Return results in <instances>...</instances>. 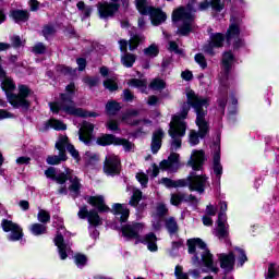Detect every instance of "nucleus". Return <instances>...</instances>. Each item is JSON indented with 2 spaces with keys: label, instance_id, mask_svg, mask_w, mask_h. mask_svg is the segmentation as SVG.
I'll use <instances>...</instances> for the list:
<instances>
[{
  "label": "nucleus",
  "instance_id": "nucleus-1",
  "mask_svg": "<svg viewBox=\"0 0 279 279\" xmlns=\"http://www.w3.org/2000/svg\"><path fill=\"white\" fill-rule=\"evenodd\" d=\"M187 102H184L183 109L180 116H174L170 122L169 136L172 138L171 150L177 151L182 147V136L186 134V119L190 110V106L196 113L195 123L198 128V132L191 130L189 133V143L192 147L199 145V138H206L210 126L208 124V106H210V99L202 97L195 94L192 89L186 92Z\"/></svg>",
  "mask_w": 279,
  "mask_h": 279
},
{
  "label": "nucleus",
  "instance_id": "nucleus-2",
  "mask_svg": "<svg viewBox=\"0 0 279 279\" xmlns=\"http://www.w3.org/2000/svg\"><path fill=\"white\" fill-rule=\"evenodd\" d=\"M0 82L1 88L7 93V99L13 108H22L23 110H28L31 102L27 99L32 90L26 85L19 86V94H11L13 90L16 89V84L14 81L5 74V70L0 66Z\"/></svg>",
  "mask_w": 279,
  "mask_h": 279
},
{
  "label": "nucleus",
  "instance_id": "nucleus-3",
  "mask_svg": "<svg viewBox=\"0 0 279 279\" xmlns=\"http://www.w3.org/2000/svg\"><path fill=\"white\" fill-rule=\"evenodd\" d=\"M73 95H75V85L70 84L65 87V93L60 95V102H50L49 107L52 112L58 114L60 110L65 112V114H71L72 117H82L86 119L87 117H99V113L93 111H86L82 108H77L73 101Z\"/></svg>",
  "mask_w": 279,
  "mask_h": 279
},
{
  "label": "nucleus",
  "instance_id": "nucleus-4",
  "mask_svg": "<svg viewBox=\"0 0 279 279\" xmlns=\"http://www.w3.org/2000/svg\"><path fill=\"white\" fill-rule=\"evenodd\" d=\"M189 254H192V263L193 265L199 266L202 263L208 269V271H213V274H217L219 271V267L215 265L213 260V254L206 247V243L202 241V239H190L187 240Z\"/></svg>",
  "mask_w": 279,
  "mask_h": 279
},
{
  "label": "nucleus",
  "instance_id": "nucleus-5",
  "mask_svg": "<svg viewBox=\"0 0 279 279\" xmlns=\"http://www.w3.org/2000/svg\"><path fill=\"white\" fill-rule=\"evenodd\" d=\"M145 230V225L140 222H134L132 225H125L122 227V235L125 239H135L137 243H146L149 252H158V245L156 241V234L148 233L145 238L141 236L142 232Z\"/></svg>",
  "mask_w": 279,
  "mask_h": 279
},
{
  "label": "nucleus",
  "instance_id": "nucleus-6",
  "mask_svg": "<svg viewBox=\"0 0 279 279\" xmlns=\"http://www.w3.org/2000/svg\"><path fill=\"white\" fill-rule=\"evenodd\" d=\"M207 180L208 178H206V175L204 174H191L186 179H179L177 181L163 178L161 179V184H163V186H167V189H182L184 186H189L190 191H196V193H204Z\"/></svg>",
  "mask_w": 279,
  "mask_h": 279
},
{
  "label": "nucleus",
  "instance_id": "nucleus-7",
  "mask_svg": "<svg viewBox=\"0 0 279 279\" xmlns=\"http://www.w3.org/2000/svg\"><path fill=\"white\" fill-rule=\"evenodd\" d=\"M193 12L195 10L191 7L180 8L172 13V21L177 24L180 36H189L193 32Z\"/></svg>",
  "mask_w": 279,
  "mask_h": 279
},
{
  "label": "nucleus",
  "instance_id": "nucleus-8",
  "mask_svg": "<svg viewBox=\"0 0 279 279\" xmlns=\"http://www.w3.org/2000/svg\"><path fill=\"white\" fill-rule=\"evenodd\" d=\"M218 260L221 269L225 271H232L234 269V263L238 260V267H243L247 263V255L243 248L235 247L229 253L218 254Z\"/></svg>",
  "mask_w": 279,
  "mask_h": 279
},
{
  "label": "nucleus",
  "instance_id": "nucleus-9",
  "mask_svg": "<svg viewBox=\"0 0 279 279\" xmlns=\"http://www.w3.org/2000/svg\"><path fill=\"white\" fill-rule=\"evenodd\" d=\"M135 5L143 15H149L153 25L158 26L167 21V14L160 9H154L147 4V0H135Z\"/></svg>",
  "mask_w": 279,
  "mask_h": 279
},
{
  "label": "nucleus",
  "instance_id": "nucleus-10",
  "mask_svg": "<svg viewBox=\"0 0 279 279\" xmlns=\"http://www.w3.org/2000/svg\"><path fill=\"white\" fill-rule=\"evenodd\" d=\"M240 36L241 27L239 26V22H231L227 31V43L232 45L234 49H240V47H243L244 45V41Z\"/></svg>",
  "mask_w": 279,
  "mask_h": 279
},
{
  "label": "nucleus",
  "instance_id": "nucleus-11",
  "mask_svg": "<svg viewBox=\"0 0 279 279\" xmlns=\"http://www.w3.org/2000/svg\"><path fill=\"white\" fill-rule=\"evenodd\" d=\"M66 234H69V232L64 230V227L60 226L58 229V234L54 238V245L59 250V256L61 260H66L69 254H71V246L64 243V236H66Z\"/></svg>",
  "mask_w": 279,
  "mask_h": 279
},
{
  "label": "nucleus",
  "instance_id": "nucleus-12",
  "mask_svg": "<svg viewBox=\"0 0 279 279\" xmlns=\"http://www.w3.org/2000/svg\"><path fill=\"white\" fill-rule=\"evenodd\" d=\"M56 149L59 151V156H49L47 158L48 165H60V162H64L66 160V136L62 135L59 137L58 142L56 143Z\"/></svg>",
  "mask_w": 279,
  "mask_h": 279
},
{
  "label": "nucleus",
  "instance_id": "nucleus-13",
  "mask_svg": "<svg viewBox=\"0 0 279 279\" xmlns=\"http://www.w3.org/2000/svg\"><path fill=\"white\" fill-rule=\"evenodd\" d=\"M2 230L10 232L8 236L9 241H21V239H23V228L12 222V220H2Z\"/></svg>",
  "mask_w": 279,
  "mask_h": 279
},
{
  "label": "nucleus",
  "instance_id": "nucleus-14",
  "mask_svg": "<svg viewBox=\"0 0 279 279\" xmlns=\"http://www.w3.org/2000/svg\"><path fill=\"white\" fill-rule=\"evenodd\" d=\"M104 171L107 175H117L121 171V159L117 155L109 154L106 157Z\"/></svg>",
  "mask_w": 279,
  "mask_h": 279
},
{
  "label": "nucleus",
  "instance_id": "nucleus-15",
  "mask_svg": "<svg viewBox=\"0 0 279 279\" xmlns=\"http://www.w3.org/2000/svg\"><path fill=\"white\" fill-rule=\"evenodd\" d=\"M206 160V153L204 149H193L187 161V166L193 169V171H202L204 167V161Z\"/></svg>",
  "mask_w": 279,
  "mask_h": 279
},
{
  "label": "nucleus",
  "instance_id": "nucleus-16",
  "mask_svg": "<svg viewBox=\"0 0 279 279\" xmlns=\"http://www.w3.org/2000/svg\"><path fill=\"white\" fill-rule=\"evenodd\" d=\"M225 40L226 37H223V34H213L208 44L204 46L203 51H205V53H208V56H215V50L223 47Z\"/></svg>",
  "mask_w": 279,
  "mask_h": 279
},
{
  "label": "nucleus",
  "instance_id": "nucleus-17",
  "mask_svg": "<svg viewBox=\"0 0 279 279\" xmlns=\"http://www.w3.org/2000/svg\"><path fill=\"white\" fill-rule=\"evenodd\" d=\"M160 169L174 173L180 169V155L178 153H171L168 160L160 162Z\"/></svg>",
  "mask_w": 279,
  "mask_h": 279
},
{
  "label": "nucleus",
  "instance_id": "nucleus-18",
  "mask_svg": "<svg viewBox=\"0 0 279 279\" xmlns=\"http://www.w3.org/2000/svg\"><path fill=\"white\" fill-rule=\"evenodd\" d=\"M65 180L70 181L69 191L72 197H77L80 195V190L82 189V183H80V179L73 174V170L66 168L65 169Z\"/></svg>",
  "mask_w": 279,
  "mask_h": 279
},
{
  "label": "nucleus",
  "instance_id": "nucleus-19",
  "mask_svg": "<svg viewBox=\"0 0 279 279\" xmlns=\"http://www.w3.org/2000/svg\"><path fill=\"white\" fill-rule=\"evenodd\" d=\"M221 148L219 145H214V157H213V171L218 180H221L223 175V166H221Z\"/></svg>",
  "mask_w": 279,
  "mask_h": 279
},
{
  "label": "nucleus",
  "instance_id": "nucleus-20",
  "mask_svg": "<svg viewBox=\"0 0 279 279\" xmlns=\"http://www.w3.org/2000/svg\"><path fill=\"white\" fill-rule=\"evenodd\" d=\"M95 130V124L89 122H83L81 129L78 130V138L85 145H90V140L93 138V131Z\"/></svg>",
  "mask_w": 279,
  "mask_h": 279
},
{
  "label": "nucleus",
  "instance_id": "nucleus-21",
  "mask_svg": "<svg viewBox=\"0 0 279 279\" xmlns=\"http://www.w3.org/2000/svg\"><path fill=\"white\" fill-rule=\"evenodd\" d=\"M78 217L80 219H86L87 217L89 226H101V218H99V214L95 210L88 211L86 207H82L78 210Z\"/></svg>",
  "mask_w": 279,
  "mask_h": 279
},
{
  "label": "nucleus",
  "instance_id": "nucleus-22",
  "mask_svg": "<svg viewBox=\"0 0 279 279\" xmlns=\"http://www.w3.org/2000/svg\"><path fill=\"white\" fill-rule=\"evenodd\" d=\"M215 236L220 241L228 239V228L226 227V216L223 214L218 215L217 228L214 230Z\"/></svg>",
  "mask_w": 279,
  "mask_h": 279
},
{
  "label": "nucleus",
  "instance_id": "nucleus-23",
  "mask_svg": "<svg viewBox=\"0 0 279 279\" xmlns=\"http://www.w3.org/2000/svg\"><path fill=\"white\" fill-rule=\"evenodd\" d=\"M111 213L116 217H120V222L125 223L130 219V209L124 204L116 203L112 206Z\"/></svg>",
  "mask_w": 279,
  "mask_h": 279
},
{
  "label": "nucleus",
  "instance_id": "nucleus-24",
  "mask_svg": "<svg viewBox=\"0 0 279 279\" xmlns=\"http://www.w3.org/2000/svg\"><path fill=\"white\" fill-rule=\"evenodd\" d=\"M119 10L118 4L98 3V14L100 19H110Z\"/></svg>",
  "mask_w": 279,
  "mask_h": 279
},
{
  "label": "nucleus",
  "instance_id": "nucleus-25",
  "mask_svg": "<svg viewBox=\"0 0 279 279\" xmlns=\"http://www.w3.org/2000/svg\"><path fill=\"white\" fill-rule=\"evenodd\" d=\"M143 40H144V37L138 36V35L133 36L129 40V43L125 39H121L119 41L120 50L121 51H128V46H129L130 51H134V49H136V47H138V45H141V43H143Z\"/></svg>",
  "mask_w": 279,
  "mask_h": 279
},
{
  "label": "nucleus",
  "instance_id": "nucleus-26",
  "mask_svg": "<svg viewBox=\"0 0 279 279\" xmlns=\"http://www.w3.org/2000/svg\"><path fill=\"white\" fill-rule=\"evenodd\" d=\"M234 64V54L231 51L223 52L221 60V69L225 77L228 76Z\"/></svg>",
  "mask_w": 279,
  "mask_h": 279
},
{
  "label": "nucleus",
  "instance_id": "nucleus-27",
  "mask_svg": "<svg viewBox=\"0 0 279 279\" xmlns=\"http://www.w3.org/2000/svg\"><path fill=\"white\" fill-rule=\"evenodd\" d=\"M165 137V132L160 129H158L154 134H153V142H151V151L153 154H158L160 150V147H162V138Z\"/></svg>",
  "mask_w": 279,
  "mask_h": 279
},
{
  "label": "nucleus",
  "instance_id": "nucleus-28",
  "mask_svg": "<svg viewBox=\"0 0 279 279\" xmlns=\"http://www.w3.org/2000/svg\"><path fill=\"white\" fill-rule=\"evenodd\" d=\"M87 202L90 206L98 208L100 213H107V210H110V208L104 203V196H89L87 197Z\"/></svg>",
  "mask_w": 279,
  "mask_h": 279
},
{
  "label": "nucleus",
  "instance_id": "nucleus-29",
  "mask_svg": "<svg viewBox=\"0 0 279 279\" xmlns=\"http://www.w3.org/2000/svg\"><path fill=\"white\" fill-rule=\"evenodd\" d=\"M134 117H138V110L130 109L122 114L121 121L126 123V125H138L140 122L134 120Z\"/></svg>",
  "mask_w": 279,
  "mask_h": 279
},
{
  "label": "nucleus",
  "instance_id": "nucleus-30",
  "mask_svg": "<svg viewBox=\"0 0 279 279\" xmlns=\"http://www.w3.org/2000/svg\"><path fill=\"white\" fill-rule=\"evenodd\" d=\"M118 137L112 134H104L97 137L96 143L101 147H106V145H117Z\"/></svg>",
  "mask_w": 279,
  "mask_h": 279
},
{
  "label": "nucleus",
  "instance_id": "nucleus-31",
  "mask_svg": "<svg viewBox=\"0 0 279 279\" xmlns=\"http://www.w3.org/2000/svg\"><path fill=\"white\" fill-rule=\"evenodd\" d=\"M45 175L48 178H52V180H56L57 184H64V182H66L65 172L56 175V168H48L45 171Z\"/></svg>",
  "mask_w": 279,
  "mask_h": 279
},
{
  "label": "nucleus",
  "instance_id": "nucleus-32",
  "mask_svg": "<svg viewBox=\"0 0 279 279\" xmlns=\"http://www.w3.org/2000/svg\"><path fill=\"white\" fill-rule=\"evenodd\" d=\"M126 191H133V195L131 196L129 204L130 206L136 208V206H138V203L143 199V192L133 186H128Z\"/></svg>",
  "mask_w": 279,
  "mask_h": 279
},
{
  "label": "nucleus",
  "instance_id": "nucleus-33",
  "mask_svg": "<svg viewBox=\"0 0 279 279\" xmlns=\"http://www.w3.org/2000/svg\"><path fill=\"white\" fill-rule=\"evenodd\" d=\"M12 19L15 23H25L29 19V12L23 10H15L11 12Z\"/></svg>",
  "mask_w": 279,
  "mask_h": 279
},
{
  "label": "nucleus",
  "instance_id": "nucleus-34",
  "mask_svg": "<svg viewBox=\"0 0 279 279\" xmlns=\"http://www.w3.org/2000/svg\"><path fill=\"white\" fill-rule=\"evenodd\" d=\"M129 86H132L133 88H138L142 93H145L147 90V80L142 78H132L128 82Z\"/></svg>",
  "mask_w": 279,
  "mask_h": 279
},
{
  "label": "nucleus",
  "instance_id": "nucleus-35",
  "mask_svg": "<svg viewBox=\"0 0 279 279\" xmlns=\"http://www.w3.org/2000/svg\"><path fill=\"white\" fill-rule=\"evenodd\" d=\"M29 231L32 232V234H34V236H40L43 234H47V226L38 222L33 223L29 227Z\"/></svg>",
  "mask_w": 279,
  "mask_h": 279
},
{
  "label": "nucleus",
  "instance_id": "nucleus-36",
  "mask_svg": "<svg viewBox=\"0 0 279 279\" xmlns=\"http://www.w3.org/2000/svg\"><path fill=\"white\" fill-rule=\"evenodd\" d=\"M134 62H136V56L132 54V53H125L124 56H122L121 58V63L123 64V66H125L126 69H132V66H134Z\"/></svg>",
  "mask_w": 279,
  "mask_h": 279
},
{
  "label": "nucleus",
  "instance_id": "nucleus-37",
  "mask_svg": "<svg viewBox=\"0 0 279 279\" xmlns=\"http://www.w3.org/2000/svg\"><path fill=\"white\" fill-rule=\"evenodd\" d=\"M279 267L278 264H269L268 271L266 272V279L278 278Z\"/></svg>",
  "mask_w": 279,
  "mask_h": 279
},
{
  "label": "nucleus",
  "instance_id": "nucleus-38",
  "mask_svg": "<svg viewBox=\"0 0 279 279\" xmlns=\"http://www.w3.org/2000/svg\"><path fill=\"white\" fill-rule=\"evenodd\" d=\"M47 125L49 128H52V130H66V124H64V122L60 121V120H56V119H50L47 123Z\"/></svg>",
  "mask_w": 279,
  "mask_h": 279
},
{
  "label": "nucleus",
  "instance_id": "nucleus-39",
  "mask_svg": "<svg viewBox=\"0 0 279 279\" xmlns=\"http://www.w3.org/2000/svg\"><path fill=\"white\" fill-rule=\"evenodd\" d=\"M166 228L169 234H175V232H178V222L174 218H168L166 220Z\"/></svg>",
  "mask_w": 279,
  "mask_h": 279
},
{
  "label": "nucleus",
  "instance_id": "nucleus-40",
  "mask_svg": "<svg viewBox=\"0 0 279 279\" xmlns=\"http://www.w3.org/2000/svg\"><path fill=\"white\" fill-rule=\"evenodd\" d=\"M106 110L108 114H117V112L121 110V105H119L117 101H109L106 105Z\"/></svg>",
  "mask_w": 279,
  "mask_h": 279
},
{
  "label": "nucleus",
  "instance_id": "nucleus-41",
  "mask_svg": "<svg viewBox=\"0 0 279 279\" xmlns=\"http://www.w3.org/2000/svg\"><path fill=\"white\" fill-rule=\"evenodd\" d=\"M159 49L156 46V44H151L148 48L144 49V54L147 56V58H156L159 53Z\"/></svg>",
  "mask_w": 279,
  "mask_h": 279
},
{
  "label": "nucleus",
  "instance_id": "nucleus-42",
  "mask_svg": "<svg viewBox=\"0 0 279 279\" xmlns=\"http://www.w3.org/2000/svg\"><path fill=\"white\" fill-rule=\"evenodd\" d=\"M104 86L105 88H107L108 90H117V88H119V86L117 85V76H113V77H110V78H107L105 82H104Z\"/></svg>",
  "mask_w": 279,
  "mask_h": 279
},
{
  "label": "nucleus",
  "instance_id": "nucleus-43",
  "mask_svg": "<svg viewBox=\"0 0 279 279\" xmlns=\"http://www.w3.org/2000/svg\"><path fill=\"white\" fill-rule=\"evenodd\" d=\"M37 219L40 223H49L51 215H49L47 210L40 209L37 214Z\"/></svg>",
  "mask_w": 279,
  "mask_h": 279
},
{
  "label": "nucleus",
  "instance_id": "nucleus-44",
  "mask_svg": "<svg viewBox=\"0 0 279 279\" xmlns=\"http://www.w3.org/2000/svg\"><path fill=\"white\" fill-rule=\"evenodd\" d=\"M65 149L69 151V154H71V156H72V158H74V160H80V153L77 151V149H75L74 145H71L69 143V137H66Z\"/></svg>",
  "mask_w": 279,
  "mask_h": 279
},
{
  "label": "nucleus",
  "instance_id": "nucleus-45",
  "mask_svg": "<svg viewBox=\"0 0 279 279\" xmlns=\"http://www.w3.org/2000/svg\"><path fill=\"white\" fill-rule=\"evenodd\" d=\"M194 60H195L196 64L201 66V69H207L208 62L206 61V57H204V54L197 53L194 57Z\"/></svg>",
  "mask_w": 279,
  "mask_h": 279
},
{
  "label": "nucleus",
  "instance_id": "nucleus-46",
  "mask_svg": "<svg viewBox=\"0 0 279 279\" xmlns=\"http://www.w3.org/2000/svg\"><path fill=\"white\" fill-rule=\"evenodd\" d=\"M150 88L153 90H162V88H165L166 84L165 81L160 80V78H155L151 83H150Z\"/></svg>",
  "mask_w": 279,
  "mask_h": 279
},
{
  "label": "nucleus",
  "instance_id": "nucleus-47",
  "mask_svg": "<svg viewBox=\"0 0 279 279\" xmlns=\"http://www.w3.org/2000/svg\"><path fill=\"white\" fill-rule=\"evenodd\" d=\"M116 145H122V147L125 149V151H132L134 148V145L130 143L128 140L119 138L116 142Z\"/></svg>",
  "mask_w": 279,
  "mask_h": 279
},
{
  "label": "nucleus",
  "instance_id": "nucleus-48",
  "mask_svg": "<svg viewBox=\"0 0 279 279\" xmlns=\"http://www.w3.org/2000/svg\"><path fill=\"white\" fill-rule=\"evenodd\" d=\"M184 194H172L170 202L172 204V206H180V204H182V202H184Z\"/></svg>",
  "mask_w": 279,
  "mask_h": 279
},
{
  "label": "nucleus",
  "instance_id": "nucleus-49",
  "mask_svg": "<svg viewBox=\"0 0 279 279\" xmlns=\"http://www.w3.org/2000/svg\"><path fill=\"white\" fill-rule=\"evenodd\" d=\"M106 128L111 132L119 131V122L114 119H109L106 123Z\"/></svg>",
  "mask_w": 279,
  "mask_h": 279
},
{
  "label": "nucleus",
  "instance_id": "nucleus-50",
  "mask_svg": "<svg viewBox=\"0 0 279 279\" xmlns=\"http://www.w3.org/2000/svg\"><path fill=\"white\" fill-rule=\"evenodd\" d=\"M174 276L177 279H189V274L183 271L182 266H177L174 269Z\"/></svg>",
  "mask_w": 279,
  "mask_h": 279
},
{
  "label": "nucleus",
  "instance_id": "nucleus-51",
  "mask_svg": "<svg viewBox=\"0 0 279 279\" xmlns=\"http://www.w3.org/2000/svg\"><path fill=\"white\" fill-rule=\"evenodd\" d=\"M136 180L142 184L143 186H147V182H149V179L147 178V174L144 172H138L136 174Z\"/></svg>",
  "mask_w": 279,
  "mask_h": 279
},
{
  "label": "nucleus",
  "instance_id": "nucleus-52",
  "mask_svg": "<svg viewBox=\"0 0 279 279\" xmlns=\"http://www.w3.org/2000/svg\"><path fill=\"white\" fill-rule=\"evenodd\" d=\"M86 257L84 255H76L74 256V263L76 265V267H84V265H86Z\"/></svg>",
  "mask_w": 279,
  "mask_h": 279
},
{
  "label": "nucleus",
  "instance_id": "nucleus-53",
  "mask_svg": "<svg viewBox=\"0 0 279 279\" xmlns=\"http://www.w3.org/2000/svg\"><path fill=\"white\" fill-rule=\"evenodd\" d=\"M58 71H60V73H63V75H75V70L65 65H59Z\"/></svg>",
  "mask_w": 279,
  "mask_h": 279
},
{
  "label": "nucleus",
  "instance_id": "nucleus-54",
  "mask_svg": "<svg viewBox=\"0 0 279 279\" xmlns=\"http://www.w3.org/2000/svg\"><path fill=\"white\" fill-rule=\"evenodd\" d=\"M83 82L85 84H87V86L93 87V86H97V84H99V78H97V77H85L83 80Z\"/></svg>",
  "mask_w": 279,
  "mask_h": 279
},
{
  "label": "nucleus",
  "instance_id": "nucleus-55",
  "mask_svg": "<svg viewBox=\"0 0 279 279\" xmlns=\"http://www.w3.org/2000/svg\"><path fill=\"white\" fill-rule=\"evenodd\" d=\"M11 43L13 47H23V45H25V40L21 39L19 36H13Z\"/></svg>",
  "mask_w": 279,
  "mask_h": 279
},
{
  "label": "nucleus",
  "instance_id": "nucleus-56",
  "mask_svg": "<svg viewBox=\"0 0 279 279\" xmlns=\"http://www.w3.org/2000/svg\"><path fill=\"white\" fill-rule=\"evenodd\" d=\"M43 34L45 38H49V36H53V34H56V29L52 26H45Z\"/></svg>",
  "mask_w": 279,
  "mask_h": 279
},
{
  "label": "nucleus",
  "instance_id": "nucleus-57",
  "mask_svg": "<svg viewBox=\"0 0 279 279\" xmlns=\"http://www.w3.org/2000/svg\"><path fill=\"white\" fill-rule=\"evenodd\" d=\"M45 51H47V48L41 43L36 44L35 47L33 48L34 53H45Z\"/></svg>",
  "mask_w": 279,
  "mask_h": 279
},
{
  "label": "nucleus",
  "instance_id": "nucleus-58",
  "mask_svg": "<svg viewBox=\"0 0 279 279\" xmlns=\"http://www.w3.org/2000/svg\"><path fill=\"white\" fill-rule=\"evenodd\" d=\"M167 211H168V209H167V206L165 204L159 203L157 205V215L159 217H162V215H167Z\"/></svg>",
  "mask_w": 279,
  "mask_h": 279
},
{
  "label": "nucleus",
  "instance_id": "nucleus-59",
  "mask_svg": "<svg viewBox=\"0 0 279 279\" xmlns=\"http://www.w3.org/2000/svg\"><path fill=\"white\" fill-rule=\"evenodd\" d=\"M148 173H149V175H151V178H156V177H158V173H160V169L158 168V166H156V163H154L148 169Z\"/></svg>",
  "mask_w": 279,
  "mask_h": 279
},
{
  "label": "nucleus",
  "instance_id": "nucleus-60",
  "mask_svg": "<svg viewBox=\"0 0 279 279\" xmlns=\"http://www.w3.org/2000/svg\"><path fill=\"white\" fill-rule=\"evenodd\" d=\"M211 7L217 12H221V10H223V4L221 3V0H211Z\"/></svg>",
  "mask_w": 279,
  "mask_h": 279
},
{
  "label": "nucleus",
  "instance_id": "nucleus-61",
  "mask_svg": "<svg viewBox=\"0 0 279 279\" xmlns=\"http://www.w3.org/2000/svg\"><path fill=\"white\" fill-rule=\"evenodd\" d=\"M3 119H14V114L8 110L0 109V121Z\"/></svg>",
  "mask_w": 279,
  "mask_h": 279
},
{
  "label": "nucleus",
  "instance_id": "nucleus-62",
  "mask_svg": "<svg viewBox=\"0 0 279 279\" xmlns=\"http://www.w3.org/2000/svg\"><path fill=\"white\" fill-rule=\"evenodd\" d=\"M28 4L32 12H36L38 8H40V2H38V0H29Z\"/></svg>",
  "mask_w": 279,
  "mask_h": 279
},
{
  "label": "nucleus",
  "instance_id": "nucleus-63",
  "mask_svg": "<svg viewBox=\"0 0 279 279\" xmlns=\"http://www.w3.org/2000/svg\"><path fill=\"white\" fill-rule=\"evenodd\" d=\"M169 51H173L174 53H182V50L178 48V44L175 41L169 43Z\"/></svg>",
  "mask_w": 279,
  "mask_h": 279
},
{
  "label": "nucleus",
  "instance_id": "nucleus-64",
  "mask_svg": "<svg viewBox=\"0 0 279 279\" xmlns=\"http://www.w3.org/2000/svg\"><path fill=\"white\" fill-rule=\"evenodd\" d=\"M76 64L78 65V71H84L86 69V59H77Z\"/></svg>",
  "mask_w": 279,
  "mask_h": 279
}]
</instances>
